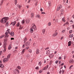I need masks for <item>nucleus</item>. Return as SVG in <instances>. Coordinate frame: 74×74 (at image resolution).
Returning a JSON list of instances; mask_svg holds the SVG:
<instances>
[{
	"instance_id": "f257e3e1",
	"label": "nucleus",
	"mask_w": 74,
	"mask_h": 74,
	"mask_svg": "<svg viewBox=\"0 0 74 74\" xmlns=\"http://www.w3.org/2000/svg\"><path fill=\"white\" fill-rule=\"evenodd\" d=\"M31 33H32L33 32L34 30H36V26L34 23H33L32 25V27H31L30 29Z\"/></svg>"
},
{
	"instance_id": "f03ea898",
	"label": "nucleus",
	"mask_w": 74,
	"mask_h": 74,
	"mask_svg": "<svg viewBox=\"0 0 74 74\" xmlns=\"http://www.w3.org/2000/svg\"><path fill=\"white\" fill-rule=\"evenodd\" d=\"M9 18L8 17H4L1 20V22L3 23H5L6 22V21Z\"/></svg>"
},
{
	"instance_id": "7ed1b4c3",
	"label": "nucleus",
	"mask_w": 74,
	"mask_h": 74,
	"mask_svg": "<svg viewBox=\"0 0 74 74\" xmlns=\"http://www.w3.org/2000/svg\"><path fill=\"white\" fill-rule=\"evenodd\" d=\"M62 8V5L59 4L58 5L57 8V11H59L61 8Z\"/></svg>"
},
{
	"instance_id": "20e7f679",
	"label": "nucleus",
	"mask_w": 74,
	"mask_h": 74,
	"mask_svg": "<svg viewBox=\"0 0 74 74\" xmlns=\"http://www.w3.org/2000/svg\"><path fill=\"white\" fill-rule=\"evenodd\" d=\"M8 58H6L3 59V63H5L7 62H8Z\"/></svg>"
},
{
	"instance_id": "39448f33",
	"label": "nucleus",
	"mask_w": 74,
	"mask_h": 74,
	"mask_svg": "<svg viewBox=\"0 0 74 74\" xmlns=\"http://www.w3.org/2000/svg\"><path fill=\"white\" fill-rule=\"evenodd\" d=\"M15 74H18V73L19 74V70L17 69H16V71H15Z\"/></svg>"
},
{
	"instance_id": "423d86ee",
	"label": "nucleus",
	"mask_w": 74,
	"mask_h": 74,
	"mask_svg": "<svg viewBox=\"0 0 74 74\" xmlns=\"http://www.w3.org/2000/svg\"><path fill=\"white\" fill-rule=\"evenodd\" d=\"M11 48H12V45L11 44H10L9 46L8 49L9 50H10L11 49Z\"/></svg>"
},
{
	"instance_id": "0eeeda50",
	"label": "nucleus",
	"mask_w": 74,
	"mask_h": 74,
	"mask_svg": "<svg viewBox=\"0 0 74 74\" xmlns=\"http://www.w3.org/2000/svg\"><path fill=\"white\" fill-rule=\"evenodd\" d=\"M58 34V33L57 32H55V33L53 34V36H54V37H55V36H56Z\"/></svg>"
},
{
	"instance_id": "6e6552de",
	"label": "nucleus",
	"mask_w": 74,
	"mask_h": 74,
	"mask_svg": "<svg viewBox=\"0 0 74 74\" xmlns=\"http://www.w3.org/2000/svg\"><path fill=\"white\" fill-rule=\"evenodd\" d=\"M4 67L3 65V64H1V61H0V67L1 68H3Z\"/></svg>"
},
{
	"instance_id": "1a4fd4ad",
	"label": "nucleus",
	"mask_w": 74,
	"mask_h": 74,
	"mask_svg": "<svg viewBox=\"0 0 74 74\" xmlns=\"http://www.w3.org/2000/svg\"><path fill=\"white\" fill-rule=\"evenodd\" d=\"M30 42H27L25 43V45L26 46H29L30 44Z\"/></svg>"
},
{
	"instance_id": "9d476101",
	"label": "nucleus",
	"mask_w": 74,
	"mask_h": 74,
	"mask_svg": "<svg viewBox=\"0 0 74 74\" xmlns=\"http://www.w3.org/2000/svg\"><path fill=\"white\" fill-rule=\"evenodd\" d=\"M10 36H13L14 35V32H11L10 33Z\"/></svg>"
},
{
	"instance_id": "9b49d317",
	"label": "nucleus",
	"mask_w": 74,
	"mask_h": 74,
	"mask_svg": "<svg viewBox=\"0 0 74 74\" xmlns=\"http://www.w3.org/2000/svg\"><path fill=\"white\" fill-rule=\"evenodd\" d=\"M69 63H74V60L73 59H71L69 61Z\"/></svg>"
},
{
	"instance_id": "f8f14e48",
	"label": "nucleus",
	"mask_w": 74,
	"mask_h": 74,
	"mask_svg": "<svg viewBox=\"0 0 74 74\" xmlns=\"http://www.w3.org/2000/svg\"><path fill=\"white\" fill-rule=\"evenodd\" d=\"M46 54L47 55H49L50 54V51H49V50H48L47 51Z\"/></svg>"
},
{
	"instance_id": "ddd939ff",
	"label": "nucleus",
	"mask_w": 74,
	"mask_h": 74,
	"mask_svg": "<svg viewBox=\"0 0 74 74\" xmlns=\"http://www.w3.org/2000/svg\"><path fill=\"white\" fill-rule=\"evenodd\" d=\"M5 37H9V35L8 34V33L6 32L5 33Z\"/></svg>"
},
{
	"instance_id": "4468645a",
	"label": "nucleus",
	"mask_w": 74,
	"mask_h": 74,
	"mask_svg": "<svg viewBox=\"0 0 74 74\" xmlns=\"http://www.w3.org/2000/svg\"><path fill=\"white\" fill-rule=\"evenodd\" d=\"M71 41H69L68 43V46H71Z\"/></svg>"
},
{
	"instance_id": "2eb2a0df",
	"label": "nucleus",
	"mask_w": 74,
	"mask_h": 74,
	"mask_svg": "<svg viewBox=\"0 0 74 74\" xmlns=\"http://www.w3.org/2000/svg\"><path fill=\"white\" fill-rule=\"evenodd\" d=\"M25 49H23L22 52V53H21V54L22 55H23V53H24V52H25Z\"/></svg>"
},
{
	"instance_id": "dca6fc26",
	"label": "nucleus",
	"mask_w": 74,
	"mask_h": 74,
	"mask_svg": "<svg viewBox=\"0 0 74 74\" xmlns=\"http://www.w3.org/2000/svg\"><path fill=\"white\" fill-rule=\"evenodd\" d=\"M49 56L50 58H52L53 57V55L52 54H51L49 55Z\"/></svg>"
},
{
	"instance_id": "f3484780",
	"label": "nucleus",
	"mask_w": 74,
	"mask_h": 74,
	"mask_svg": "<svg viewBox=\"0 0 74 74\" xmlns=\"http://www.w3.org/2000/svg\"><path fill=\"white\" fill-rule=\"evenodd\" d=\"M36 17L38 18H40V15L38 14H37L36 16Z\"/></svg>"
},
{
	"instance_id": "a211bd4d",
	"label": "nucleus",
	"mask_w": 74,
	"mask_h": 74,
	"mask_svg": "<svg viewBox=\"0 0 74 74\" xmlns=\"http://www.w3.org/2000/svg\"><path fill=\"white\" fill-rule=\"evenodd\" d=\"M39 49H37L36 50V54H38L39 53Z\"/></svg>"
},
{
	"instance_id": "6ab92c4d",
	"label": "nucleus",
	"mask_w": 74,
	"mask_h": 74,
	"mask_svg": "<svg viewBox=\"0 0 74 74\" xmlns=\"http://www.w3.org/2000/svg\"><path fill=\"white\" fill-rule=\"evenodd\" d=\"M51 22H49L48 23V25L49 26H50L51 25Z\"/></svg>"
},
{
	"instance_id": "aec40b11",
	"label": "nucleus",
	"mask_w": 74,
	"mask_h": 74,
	"mask_svg": "<svg viewBox=\"0 0 74 74\" xmlns=\"http://www.w3.org/2000/svg\"><path fill=\"white\" fill-rule=\"evenodd\" d=\"M29 22H30V19L27 20L26 21V23H29Z\"/></svg>"
},
{
	"instance_id": "412c9836",
	"label": "nucleus",
	"mask_w": 74,
	"mask_h": 74,
	"mask_svg": "<svg viewBox=\"0 0 74 74\" xmlns=\"http://www.w3.org/2000/svg\"><path fill=\"white\" fill-rule=\"evenodd\" d=\"M65 19V18H64V17H63L62 18V20L63 22H66V21L64 20Z\"/></svg>"
},
{
	"instance_id": "4be33fe9",
	"label": "nucleus",
	"mask_w": 74,
	"mask_h": 74,
	"mask_svg": "<svg viewBox=\"0 0 74 74\" xmlns=\"http://www.w3.org/2000/svg\"><path fill=\"white\" fill-rule=\"evenodd\" d=\"M4 49L3 50V52H4L5 53V52H6V47H4Z\"/></svg>"
},
{
	"instance_id": "5701e85b",
	"label": "nucleus",
	"mask_w": 74,
	"mask_h": 74,
	"mask_svg": "<svg viewBox=\"0 0 74 74\" xmlns=\"http://www.w3.org/2000/svg\"><path fill=\"white\" fill-rule=\"evenodd\" d=\"M31 17H33L34 16V13H32L31 14Z\"/></svg>"
},
{
	"instance_id": "b1692460",
	"label": "nucleus",
	"mask_w": 74,
	"mask_h": 74,
	"mask_svg": "<svg viewBox=\"0 0 74 74\" xmlns=\"http://www.w3.org/2000/svg\"><path fill=\"white\" fill-rule=\"evenodd\" d=\"M20 25V24L19 23H18L16 25V27H18V26H19V25Z\"/></svg>"
},
{
	"instance_id": "393cba45",
	"label": "nucleus",
	"mask_w": 74,
	"mask_h": 74,
	"mask_svg": "<svg viewBox=\"0 0 74 74\" xmlns=\"http://www.w3.org/2000/svg\"><path fill=\"white\" fill-rule=\"evenodd\" d=\"M42 64V62H41L40 61L38 63V65L39 66H41V64Z\"/></svg>"
},
{
	"instance_id": "a878e982",
	"label": "nucleus",
	"mask_w": 74,
	"mask_h": 74,
	"mask_svg": "<svg viewBox=\"0 0 74 74\" xmlns=\"http://www.w3.org/2000/svg\"><path fill=\"white\" fill-rule=\"evenodd\" d=\"M10 56H11L10 54L8 55V56H7V58H8V59H10Z\"/></svg>"
},
{
	"instance_id": "bb28decb",
	"label": "nucleus",
	"mask_w": 74,
	"mask_h": 74,
	"mask_svg": "<svg viewBox=\"0 0 74 74\" xmlns=\"http://www.w3.org/2000/svg\"><path fill=\"white\" fill-rule=\"evenodd\" d=\"M27 38H25L24 40V42H26V41H27Z\"/></svg>"
},
{
	"instance_id": "cd10ccee",
	"label": "nucleus",
	"mask_w": 74,
	"mask_h": 74,
	"mask_svg": "<svg viewBox=\"0 0 74 74\" xmlns=\"http://www.w3.org/2000/svg\"><path fill=\"white\" fill-rule=\"evenodd\" d=\"M17 6L19 8H21V6L20 5H17Z\"/></svg>"
},
{
	"instance_id": "c85d7f7f",
	"label": "nucleus",
	"mask_w": 74,
	"mask_h": 74,
	"mask_svg": "<svg viewBox=\"0 0 74 74\" xmlns=\"http://www.w3.org/2000/svg\"><path fill=\"white\" fill-rule=\"evenodd\" d=\"M16 24V22L14 21L12 25H13V26H15Z\"/></svg>"
},
{
	"instance_id": "c756f323",
	"label": "nucleus",
	"mask_w": 74,
	"mask_h": 74,
	"mask_svg": "<svg viewBox=\"0 0 74 74\" xmlns=\"http://www.w3.org/2000/svg\"><path fill=\"white\" fill-rule=\"evenodd\" d=\"M10 30V29H8L7 30V33H8V34H10V32L9 31Z\"/></svg>"
},
{
	"instance_id": "7c9ffc66",
	"label": "nucleus",
	"mask_w": 74,
	"mask_h": 74,
	"mask_svg": "<svg viewBox=\"0 0 74 74\" xmlns=\"http://www.w3.org/2000/svg\"><path fill=\"white\" fill-rule=\"evenodd\" d=\"M16 68L19 69V70H21V67L19 66H18Z\"/></svg>"
},
{
	"instance_id": "2f4dec72",
	"label": "nucleus",
	"mask_w": 74,
	"mask_h": 74,
	"mask_svg": "<svg viewBox=\"0 0 74 74\" xmlns=\"http://www.w3.org/2000/svg\"><path fill=\"white\" fill-rule=\"evenodd\" d=\"M73 34H72L71 35H69V36H70V38H73Z\"/></svg>"
},
{
	"instance_id": "473e14b6",
	"label": "nucleus",
	"mask_w": 74,
	"mask_h": 74,
	"mask_svg": "<svg viewBox=\"0 0 74 74\" xmlns=\"http://www.w3.org/2000/svg\"><path fill=\"white\" fill-rule=\"evenodd\" d=\"M30 49V47H27L25 48L26 50H27V49Z\"/></svg>"
},
{
	"instance_id": "72a5a7b5",
	"label": "nucleus",
	"mask_w": 74,
	"mask_h": 74,
	"mask_svg": "<svg viewBox=\"0 0 74 74\" xmlns=\"http://www.w3.org/2000/svg\"><path fill=\"white\" fill-rule=\"evenodd\" d=\"M5 26L7 27L8 26V22H7L6 23Z\"/></svg>"
},
{
	"instance_id": "f704fd0d",
	"label": "nucleus",
	"mask_w": 74,
	"mask_h": 74,
	"mask_svg": "<svg viewBox=\"0 0 74 74\" xmlns=\"http://www.w3.org/2000/svg\"><path fill=\"white\" fill-rule=\"evenodd\" d=\"M25 20H24L22 21V24H24V23H25Z\"/></svg>"
},
{
	"instance_id": "c9c22d12",
	"label": "nucleus",
	"mask_w": 74,
	"mask_h": 74,
	"mask_svg": "<svg viewBox=\"0 0 74 74\" xmlns=\"http://www.w3.org/2000/svg\"><path fill=\"white\" fill-rule=\"evenodd\" d=\"M23 28V27L21 26V25H20V28H19V29H22Z\"/></svg>"
},
{
	"instance_id": "e433bc0d",
	"label": "nucleus",
	"mask_w": 74,
	"mask_h": 74,
	"mask_svg": "<svg viewBox=\"0 0 74 74\" xmlns=\"http://www.w3.org/2000/svg\"><path fill=\"white\" fill-rule=\"evenodd\" d=\"M48 67H49V65H47V67L46 68V70H47L48 69Z\"/></svg>"
},
{
	"instance_id": "4c0bfd02",
	"label": "nucleus",
	"mask_w": 74,
	"mask_h": 74,
	"mask_svg": "<svg viewBox=\"0 0 74 74\" xmlns=\"http://www.w3.org/2000/svg\"><path fill=\"white\" fill-rule=\"evenodd\" d=\"M6 46H7V43H4V44L3 45V47H5Z\"/></svg>"
},
{
	"instance_id": "58836bf2",
	"label": "nucleus",
	"mask_w": 74,
	"mask_h": 74,
	"mask_svg": "<svg viewBox=\"0 0 74 74\" xmlns=\"http://www.w3.org/2000/svg\"><path fill=\"white\" fill-rule=\"evenodd\" d=\"M15 5H16V4L17 3V0H15Z\"/></svg>"
},
{
	"instance_id": "ea45409f",
	"label": "nucleus",
	"mask_w": 74,
	"mask_h": 74,
	"mask_svg": "<svg viewBox=\"0 0 74 74\" xmlns=\"http://www.w3.org/2000/svg\"><path fill=\"white\" fill-rule=\"evenodd\" d=\"M3 3V1H2L0 3V5H2Z\"/></svg>"
},
{
	"instance_id": "a19ab883",
	"label": "nucleus",
	"mask_w": 74,
	"mask_h": 74,
	"mask_svg": "<svg viewBox=\"0 0 74 74\" xmlns=\"http://www.w3.org/2000/svg\"><path fill=\"white\" fill-rule=\"evenodd\" d=\"M61 13H63V10L62 9L61 10Z\"/></svg>"
},
{
	"instance_id": "79ce46f5",
	"label": "nucleus",
	"mask_w": 74,
	"mask_h": 74,
	"mask_svg": "<svg viewBox=\"0 0 74 74\" xmlns=\"http://www.w3.org/2000/svg\"><path fill=\"white\" fill-rule=\"evenodd\" d=\"M58 21H59L58 20V19H56L55 20L56 22L58 23Z\"/></svg>"
},
{
	"instance_id": "37998d69",
	"label": "nucleus",
	"mask_w": 74,
	"mask_h": 74,
	"mask_svg": "<svg viewBox=\"0 0 74 74\" xmlns=\"http://www.w3.org/2000/svg\"><path fill=\"white\" fill-rule=\"evenodd\" d=\"M42 70H40L39 71V73H42Z\"/></svg>"
},
{
	"instance_id": "c03bdc74",
	"label": "nucleus",
	"mask_w": 74,
	"mask_h": 74,
	"mask_svg": "<svg viewBox=\"0 0 74 74\" xmlns=\"http://www.w3.org/2000/svg\"><path fill=\"white\" fill-rule=\"evenodd\" d=\"M4 35L1 36H0V38H3V37H4Z\"/></svg>"
},
{
	"instance_id": "a18cd8bd",
	"label": "nucleus",
	"mask_w": 74,
	"mask_h": 74,
	"mask_svg": "<svg viewBox=\"0 0 74 74\" xmlns=\"http://www.w3.org/2000/svg\"><path fill=\"white\" fill-rule=\"evenodd\" d=\"M70 22H71L72 23H74V22H73V21L72 20H71L70 21Z\"/></svg>"
},
{
	"instance_id": "49530a36",
	"label": "nucleus",
	"mask_w": 74,
	"mask_h": 74,
	"mask_svg": "<svg viewBox=\"0 0 74 74\" xmlns=\"http://www.w3.org/2000/svg\"><path fill=\"white\" fill-rule=\"evenodd\" d=\"M28 51L29 52H30V53H31L32 52V50L29 49Z\"/></svg>"
},
{
	"instance_id": "de8ad7c7",
	"label": "nucleus",
	"mask_w": 74,
	"mask_h": 74,
	"mask_svg": "<svg viewBox=\"0 0 74 74\" xmlns=\"http://www.w3.org/2000/svg\"><path fill=\"white\" fill-rule=\"evenodd\" d=\"M64 32H65V30H63L62 31V33H64Z\"/></svg>"
},
{
	"instance_id": "09e8293b",
	"label": "nucleus",
	"mask_w": 74,
	"mask_h": 74,
	"mask_svg": "<svg viewBox=\"0 0 74 74\" xmlns=\"http://www.w3.org/2000/svg\"><path fill=\"white\" fill-rule=\"evenodd\" d=\"M3 53L2 51H0V55H1V54Z\"/></svg>"
},
{
	"instance_id": "8fccbe9b",
	"label": "nucleus",
	"mask_w": 74,
	"mask_h": 74,
	"mask_svg": "<svg viewBox=\"0 0 74 74\" xmlns=\"http://www.w3.org/2000/svg\"><path fill=\"white\" fill-rule=\"evenodd\" d=\"M4 43H6L7 42V40L6 39H5L4 40Z\"/></svg>"
},
{
	"instance_id": "3c124183",
	"label": "nucleus",
	"mask_w": 74,
	"mask_h": 74,
	"mask_svg": "<svg viewBox=\"0 0 74 74\" xmlns=\"http://www.w3.org/2000/svg\"><path fill=\"white\" fill-rule=\"evenodd\" d=\"M46 70V68L45 67H44L43 68V70Z\"/></svg>"
},
{
	"instance_id": "603ef678",
	"label": "nucleus",
	"mask_w": 74,
	"mask_h": 74,
	"mask_svg": "<svg viewBox=\"0 0 74 74\" xmlns=\"http://www.w3.org/2000/svg\"><path fill=\"white\" fill-rule=\"evenodd\" d=\"M18 47H15V51H17V50H15V49H18Z\"/></svg>"
},
{
	"instance_id": "864d4df0",
	"label": "nucleus",
	"mask_w": 74,
	"mask_h": 74,
	"mask_svg": "<svg viewBox=\"0 0 74 74\" xmlns=\"http://www.w3.org/2000/svg\"><path fill=\"white\" fill-rule=\"evenodd\" d=\"M58 60L56 61L55 62L56 64H58Z\"/></svg>"
},
{
	"instance_id": "5fc2aeb1",
	"label": "nucleus",
	"mask_w": 74,
	"mask_h": 74,
	"mask_svg": "<svg viewBox=\"0 0 74 74\" xmlns=\"http://www.w3.org/2000/svg\"><path fill=\"white\" fill-rule=\"evenodd\" d=\"M73 65H71V66L70 67H69L70 69H71V68H72V67H73Z\"/></svg>"
},
{
	"instance_id": "6e6d98bb",
	"label": "nucleus",
	"mask_w": 74,
	"mask_h": 74,
	"mask_svg": "<svg viewBox=\"0 0 74 74\" xmlns=\"http://www.w3.org/2000/svg\"><path fill=\"white\" fill-rule=\"evenodd\" d=\"M65 23L66 24V25H69V22H66Z\"/></svg>"
},
{
	"instance_id": "4d7b16f0",
	"label": "nucleus",
	"mask_w": 74,
	"mask_h": 74,
	"mask_svg": "<svg viewBox=\"0 0 74 74\" xmlns=\"http://www.w3.org/2000/svg\"><path fill=\"white\" fill-rule=\"evenodd\" d=\"M45 29H44L42 30L43 33H45Z\"/></svg>"
},
{
	"instance_id": "13d9d810",
	"label": "nucleus",
	"mask_w": 74,
	"mask_h": 74,
	"mask_svg": "<svg viewBox=\"0 0 74 74\" xmlns=\"http://www.w3.org/2000/svg\"><path fill=\"white\" fill-rule=\"evenodd\" d=\"M72 32H73V31L72 30H70V31H69V33H72Z\"/></svg>"
},
{
	"instance_id": "bf43d9fd",
	"label": "nucleus",
	"mask_w": 74,
	"mask_h": 74,
	"mask_svg": "<svg viewBox=\"0 0 74 74\" xmlns=\"http://www.w3.org/2000/svg\"><path fill=\"white\" fill-rule=\"evenodd\" d=\"M58 59L59 60H60V59H62V57H59Z\"/></svg>"
},
{
	"instance_id": "052dcab7",
	"label": "nucleus",
	"mask_w": 74,
	"mask_h": 74,
	"mask_svg": "<svg viewBox=\"0 0 74 74\" xmlns=\"http://www.w3.org/2000/svg\"><path fill=\"white\" fill-rule=\"evenodd\" d=\"M41 14H45V13L44 12H42L41 13Z\"/></svg>"
},
{
	"instance_id": "680f3d73",
	"label": "nucleus",
	"mask_w": 74,
	"mask_h": 74,
	"mask_svg": "<svg viewBox=\"0 0 74 74\" xmlns=\"http://www.w3.org/2000/svg\"><path fill=\"white\" fill-rule=\"evenodd\" d=\"M28 58H29V54H27V55L26 56Z\"/></svg>"
},
{
	"instance_id": "e2e57ef3",
	"label": "nucleus",
	"mask_w": 74,
	"mask_h": 74,
	"mask_svg": "<svg viewBox=\"0 0 74 74\" xmlns=\"http://www.w3.org/2000/svg\"><path fill=\"white\" fill-rule=\"evenodd\" d=\"M39 69V68L38 67H37L36 68V70H38V69Z\"/></svg>"
},
{
	"instance_id": "0e129e2a",
	"label": "nucleus",
	"mask_w": 74,
	"mask_h": 74,
	"mask_svg": "<svg viewBox=\"0 0 74 74\" xmlns=\"http://www.w3.org/2000/svg\"><path fill=\"white\" fill-rule=\"evenodd\" d=\"M49 49V47H47L46 49H45V50H47V49Z\"/></svg>"
},
{
	"instance_id": "69168bd1",
	"label": "nucleus",
	"mask_w": 74,
	"mask_h": 74,
	"mask_svg": "<svg viewBox=\"0 0 74 74\" xmlns=\"http://www.w3.org/2000/svg\"><path fill=\"white\" fill-rule=\"evenodd\" d=\"M25 44H23V48H25Z\"/></svg>"
},
{
	"instance_id": "338daca9",
	"label": "nucleus",
	"mask_w": 74,
	"mask_h": 74,
	"mask_svg": "<svg viewBox=\"0 0 74 74\" xmlns=\"http://www.w3.org/2000/svg\"><path fill=\"white\" fill-rule=\"evenodd\" d=\"M30 0H29L28 1L27 3H30Z\"/></svg>"
},
{
	"instance_id": "774afa93",
	"label": "nucleus",
	"mask_w": 74,
	"mask_h": 74,
	"mask_svg": "<svg viewBox=\"0 0 74 74\" xmlns=\"http://www.w3.org/2000/svg\"><path fill=\"white\" fill-rule=\"evenodd\" d=\"M72 18H74V14H73L72 16Z\"/></svg>"
}]
</instances>
